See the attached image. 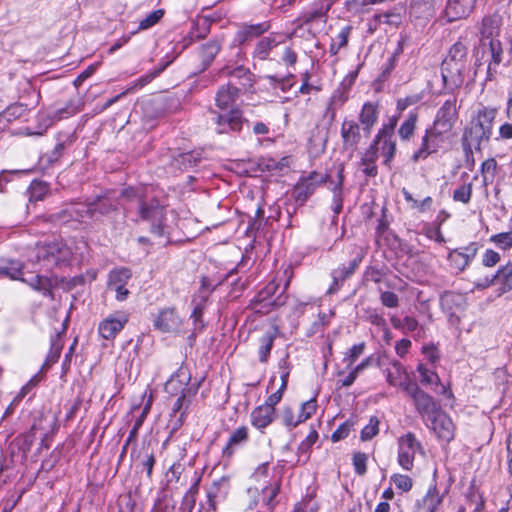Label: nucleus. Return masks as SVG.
<instances>
[{"instance_id":"obj_42","label":"nucleus","mask_w":512,"mask_h":512,"mask_svg":"<svg viewBox=\"0 0 512 512\" xmlns=\"http://www.w3.org/2000/svg\"><path fill=\"white\" fill-rule=\"evenodd\" d=\"M498 163L495 158H488L482 162L480 172L482 174V183L484 187L491 185L496 177Z\"/></svg>"},{"instance_id":"obj_4","label":"nucleus","mask_w":512,"mask_h":512,"mask_svg":"<svg viewBox=\"0 0 512 512\" xmlns=\"http://www.w3.org/2000/svg\"><path fill=\"white\" fill-rule=\"evenodd\" d=\"M72 258L71 249L62 240L39 244L36 248V262L45 270L67 265Z\"/></svg>"},{"instance_id":"obj_32","label":"nucleus","mask_w":512,"mask_h":512,"mask_svg":"<svg viewBox=\"0 0 512 512\" xmlns=\"http://www.w3.org/2000/svg\"><path fill=\"white\" fill-rule=\"evenodd\" d=\"M220 49L221 45L218 40H209L207 43L201 45L198 52V57L201 61L200 72L210 67L217 54L220 52Z\"/></svg>"},{"instance_id":"obj_8","label":"nucleus","mask_w":512,"mask_h":512,"mask_svg":"<svg viewBox=\"0 0 512 512\" xmlns=\"http://www.w3.org/2000/svg\"><path fill=\"white\" fill-rule=\"evenodd\" d=\"M349 253L352 256V259L349 261V263L347 265L342 264L341 266L332 270V284L328 289V294L337 292L342 287L344 282L355 273L356 269L364 258L363 251L360 247L352 246Z\"/></svg>"},{"instance_id":"obj_62","label":"nucleus","mask_w":512,"mask_h":512,"mask_svg":"<svg viewBox=\"0 0 512 512\" xmlns=\"http://www.w3.org/2000/svg\"><path fill=\"white\" fill-rule=\"evenodd\" d=\"M316 399H310L301 405V411L297 417V422H304L316 412Z\"/></svg>"},{"instance_id":"obj_49","label":"nucleus","mask_w":512,"mask_h":512,"mask_svg":"<svg viewBox=\"0 0 512 512\" xmlns=\"http://www.w3.org/2000/svg\"><path fill=\"white\" fill-rule=\"evenodd\" d=\"M176 504L177 502L171 495L163 493L156 499L150 512H177Z\"/></svg>"},{"instance_id":"obj_28","label":"nucleus","mask_w":512,"mask_h":512,"mask_svg":"<svg viewBox=\"0 0 512 512\" xmlns=\"http://www.w3.org/2000/svg\"><path fill=\"white\" fill-rule=\"evenodd\" d=\"M241 92V88L232 83L220 86L215 97L217 107L227 109L236 102Z\"/></svg>"},{"instance_id":"obj_24","label":"nucleus","mask_w":512,"mask_h":512,"mask_svg":"<svg viewBox=\"0 0 512 512\" xmlns=\"http://www.w3.org/2000/svg\"><path fill=\"white\" fill-rule=\"evenodd\" d=\"M94 221H99L102 216H108L118 211V201L108 195L96 196L91 201Z\"/></svg>"},{"instance_id":"obj_27","label":"nucleus","mask_w":512,"mask_h":512,"mask_svg":"<svg viewBox=\"0 0 512 512\" xmlns=\"http://www.w3.org/2000/svg\"><path fill=\"white\" fill-rule=\"evenodd\" d=\"M175 398L176 399L172 404L170 414V422L174 431L178 430L184 424L188 414V409L192 403V401L185 399V396Z\"/></svg>"},{"instance_id":"obj_9","label":"nucleus","mask_w":512,"mask_h":512,"mask_svg":"<svg viewBox=\"0 0 512 512\" xmlns=\"http://www.w3.org/2000/svg\"><path fill=\"white\" fill-rule=\"evenodd\" d=\"M398 444V464L407 471H411L414 467L415 455L418 451H422L423 447L420 441L412 432L400 436L397 441Z\"/></svg>"},{"instance_id":"obj_41","label":"nucleus","mask_w":512,"mask_h":512,"mask_svg":"<svg viewBox=\"0 0 512 512\" xmlns=\"http://www.w3.org/2000/svg\"><path fill=\"white\" fill-rule=\"evenodd\" d=\"M27 110V105L23 103H14L0 113V123L6 124L7 128L10 122L23 116Z\"/></svg>"},{"instance_id":"obj_58","label":"nucleus","mask_w":512,"mask_h":512,"mask_svg":"<svg viewBox=\"0 0 512 512\" xmlns=\"http://www.w3.org/2000/svg\"><path fill=\"white\" fill-rule=\"evenodd\" d=\"M365 349V343H359L353 345L349 351L345 354L343 362L347 364V367H352L356 360L363 354Z\"/></svg>"},{"instance_id":"obj_50","label":"nucleus","mask_w":512,"mask_h":512,"mask_svg":"<svg viewBox=\"0 0 512 512\" xmlns=\"http://www.w3.org/2000/svg\"><path fill=\"white\" fill-rule=\"evenodd\" d=\"M69 207L73 221H82L86 217L93 220L91 201L85 204H71Z\"/></svg>"},{"instance_id":"obj_36","label":"nucleus","mask_w":512,"mask_h":512,"mask_svg":"<svg viewBox=\"0 0 512 512\" xmlns=\"http://www.w3.org/2000/svg\"><path fill=\"white\" fill-rule=\"evenodd\" d=\"M228 494V487L226 484L214 483L207 491V510L215 512L217 505L223 502Z\"/></svg>"},{"instance_id":"obj_34","label":"nucleus","mask_w":512,"mask_h":512,"mask_svg":"<svg viewBox=\"0 0 512 512\" xmlns=\"http://www.w3.org/2000/svg\"><path fill=\"white\" fill-rule=\"evenodd\" d=\"M76 140L75 133L69 131L59 132L56 136V144L48 155L49 162H55L61 158L64 150Z\"/></svg>"},{"instance_id":"obj_6","label":"nucleus","mask_w":512,"mask_h":512,"mask_svg":"<svg viewBox=\"0 0 512 512\" xmlns=\"http://www.w3.org/2000/svg\"><path fill=\"white\" fill-rule=\"evenodd\" d=\"M396 119H391L389 124H384L375 135L370 145H374L375 152L383 157V165L391 169L392 162L397 152L396 140L394 139V128Z\"/></svg>"},{"instance_id":"obj_43","label":"nucleus","mask_w":512,"mask_h":512,"mask_svg":"<svg viewBox=\"0 0 512 512\" xmlns=\"http://www.w3.org/2000/svg\"><path fill=\"white\" fill-rule=\"evenodd\" d=\"M443 502V495L439 494L436 485L431 486L424 499L423 506L427 512H438L440 505Z\"/></svg>"},{"instance_id":"obj_29","label":"nucleus","mask_w":512,"mask_h":512,"mask_svg":"<svg viewBox=\"0 0 512 512\" xmlns=\"http://www.w3.org/2000/svg\"><path fill=\"white\" fill-rule=\"evenodd\" d=\"M442 62L469 68L468 47L461 41L455 42Z\"/></svg>"},{"instance_id":"obj_18","label":"nucleus","mask_w":512,"mask_h":512,"mask_svg":"<svg viewBox=\"0 0 512 512\" xmlns=\"http://www.w3.org/2000/svg\"><path fill=\"white\" fill-rule=\"evenodd\" d=\"M132 277V272L129 268L121 267L110 271L108 278V289L116 293L115 298L118 301H124L130 294L126 288L127 283Z\"/></svg>"},{"instance_id":"obj_13","label":"nucleus","mask_w":512,"mask_h":512,"mask_svg":"<svg viewBox=\"0 0 512 512\" xmlns=\"http://www.w3.org/2000/svg\"><path fill=\"white\" fill-rule=\"evenodd\" d=\"M469 70L468 67L441 63V78L443 84V93H454L462 87L465 81V75Z\"/></svg>"},{"instance_id":"obj_15","label":"nucleus","mask_w":512,"mask_h":512,"mask_svg":"<svg viewBox=\"0 0 512 512\" xmlns=\"http://www.w3.org/2000/svg\"><path fill=\"white\" fill-rule=\"evenodd\" d=\"M214 114L215 116L213 121L216 125L215 130L219 134L239 132L241 131L243 124L246 122L239 109H231L224 113Z\"/></svg>"},{"instance_id":"obj_40","label":"nucleus","mask_w":512,"mask_h":512,"mask_svg":"<svg viewBox=\"0 0 512 512\" xmlns=\"http://www.w3.org/2000/svg\"><path fill=\"white\" fill-rule=\"evenodd\" d=\"M248 440V429L245 426L237 428L230 435L227 445L223 449V454L231 456L234 452V448L240 444L245 443Z\"/></svg>"},{"instance_id":"obj_55","label":"nucleus","mask_w":512,"mask_h":512,"mask_svg":"<svg viewBox=\"0 0 512 512\" xmlns=\"http://www.w3.org/2000/svg\"><path fill=\"white\" fill-rule=\"evenodd\" d=\"M489 241L501 250H509L512 248V229L508 232L492 235Z\"/></svg>"},{"instance_id":"obj_21","label":"nucleus","mask_w":512,"mask_h":512,"mask_svg":"<svg viewBox=\"0 0 512 512\" xmlns=\"http://www.w3.org/2000/svg\"><path fill=\"white\" fill-rule=\"evenodd\" d=\"M426 426L432 429L437 437L442 441L450 442L454 438L453 422L443 411L431 418Z\"/></svg>"},{"instance_id":"obj_16","label":"nucleus","mask_w":512,"mask_h":512,"mask_svg":"<svg viewBox=\"0 0 512 512\" xmlns=\"http://www.w3.org/2000/svg\"><path fill=\"white\" fill-rule=\"evenodd\" d=\"M458 117L457 98L446 100L436 113L433 126L448 133L453 128Z\"/></svg>"},{"instance_id":"obj_3","label":"nucleus","mask_w":512,"mask_h":512,"mask_svg":"<svg viewBox=\"0 0 512 512\" xmlns=\"http://www.w3.org/2000/svg\"><path fill=\"white\" fill-rule=\"evenodd\" d=\"M475 74L480 67L487 64L486 81H493L498 74V67L503 60V48L499 40L482 39L475 53Z\"/></svg>"},{"instance_id":"obj_20","label":"nucleus","mask_w":512,"mask_h":512,"mask_svg":"<svg viewBox=\"0 0 512 512\" xmlns=\"http://www.w3.org/2000/svg\"><path fill=\"white\" fill-rule=\"evenodd\" d=\"M21 281L29 285L33 290L40 292L44 297L54 300L53 290L59 286L60 282H63V279L59 280L57 276L46 277L37 274L30 278H23Z\"/></svg>"},{"instance_id":"obj_39","label":"nucleus","mask_w":512,"mask_h":512,"mask_svg":"<svg viewBox=\"0 0 512 512\" xmlns=\"http://www.w3.org/2000/svg\"><path fill=\"white\" fill-rule=\"evenodd\" d=\"M418 122V113L416 110L410 111L407 115V118L400 125L398 134L402 141H409L416 129V125Z\"/></svg>"},{"instance_id":"obj_10","label":"nucleus","mask_w":512,"mask_h":512,"mask_svg":"<svg viewBox=\"0 0 512 512\" xmlns=\"http://www.w3.org/2000/svg\"><path fill=\"white\" fill-rule=\"evenodd\" d=\"M444 134H446L444 131L440 129L436 130L433 125L427 128L422 136L421 144L411 156V160L417 163L420 160H425L431 154L436 153L443 143Z\"/></svg>"},{"instance_id":"obj_57","label":"nucleus","mask_w":512,"mask_h":512,"mask_svg":"<svg viewBox=\"0 0 512 512\" xmlns=\"http://www.w3.org/2000/svg\"><path fill=\"white\" fill-rule=\"evenodd\" d=\"M279 484H275L271 487H265L263 489V502L267 507L268 512H272L275 507V497L279 493Z\"/></svg>"},{"instance_id":"obj_23","label":"nucleus","mask_w":512,"mask_h":512,"mask_svg":"<svg viewBox=\"0 0 512 512\" xmlns=\"http://www.w3.org/2000/svg\"><path fill=\"white\" fill-rule=\"evenodd\" d=\"M475 4V0H447L445 17L449 22L464 19L473 11Z\"/></svg>"},{"instance_id":"obj_53","label":"nucleus","mask_w":512,"mask_h":512,"mask_svg":"<svg viewBox=\"0 0 512 512\" xmlns=\"http://www.w3.org/2000/svg\"><path fill=\"white\" fill-rule=\"evenodd\" d=\"M473 192L472 183L462 184L458 186L452 195V199L455 202H460L462 204H468L471 200Z\"/></svg>"},{"instance_id":"obj_11","label":"nucleus","mask_w":512,"mask_h":512,"mask_svg":"<svg viewBox=\"0 0 512 512\" xmlns=\"http://www.w3.org/2000/svg\"><path fill=\"white\" fill-rule=\"evenodd\" d=\"M342 150L347 152L349 157L352 158L354 153L358 150V146L363 136L362 127L353 119H344L340 129Z\"/></svg>"},{"instance_id":"obj_19","label":"nucleus","mask_w":512,"mask_h":512,"mask_svg":"<svg viewBox=\"0 0 512 512\" xmlns=\"http://www.w3.org/2000/svg\"><path fill=\"white\" fill-rule=\"evenodd\" d=\"M270 29V23L267 21L257 23V24H247L243 23L239 25L238 30L236 31L233 44L235 46H242L245 43L251 42L252 40L260 37L262 34L267 32Z\"/></svg>"},{"instance_id":"obj_47","label":"nucleus","mask_w":512,"mask_h":512,"mask_svg":"<svg viewBox=\"0 0 512 512\" xmlns=\"http://www.w3.org/2000/svg\"><path fill=\"white\" fill-rule=\"evenodd\" d=\"M60 338L61 333H56L51 337V347L44 362V367H49L59 360L63 348V344L61 343Z\"/></svg>"},{"instance_id":"obj_61","label":"nucleus","mask_w":512,"mask_h":512,"mask_svg":"<svg viewBox=\"0 0 512 512\" xmlns=\"http://www.w3.org/2000/svg\"><path fill=\"white\" fill-rule=\"evenodd\" d=\"M365 318L366 320L375 325L377 327L386 328L387 322L382 314H380L377 309L368 308L365 310Z\"/></svg>"},{"instance_id":"obj_33","label":"nucleus","mask_w":512,"mask_h":512,"mask_svg":"<svg viewBox=\"0 0 512 512\" xmlns=\"http://www.w3.org/2000/svg\"><path fill=\"white\" fill-rule=\"evenodd\" d=\"M201 153L197 151H189L173 155L170 165L177 170H187L197 166L201 162Z\"/></svg>"},{"instance_id":"obj_31","label":"nucleus","mask_w":512,"mask_h":512,"mask_svg":"<svg viewBox=\"0 0 512 512\" xmlns=\"http://www.w3.org/2000/svg\"><path fill=\"white\" fill-rule=\"evenodd\" d=\"M330 8L331 4L325 3L323 1L314 4L311 10L303 12L297 19V21L300 22L297 28H302L303 25L310 24L321 18H324L323 21L326 22L327 13L329 12Z\"/></svg>"},{"instance_id":"obj_26","label":"nucleus","mask_w":512,"mask_h":512,"mask_svg":"<svg viewBox=\"0 0 512 512\" xmlns=\"http://www.w3.org/2000/svg\"><path fill=\"white\" fill-rule=\"evenodd\" d=\"M378 120L377 106L371 102H366L359 114V125L362 127L363 136L368 139L371 135L372 128Z\"/></svg>"},{"instance_id":"obj_1","label":"nucleus","mask_w":512,"mask_h":512,"mask_svg":"<svg viewBox=\"0 0 512 512\" xmlns=\"http://www.w3.org/2000/svg\"><path fill=\"white\" fill-rule=\"evenodd\" d=\"M497 113V108L483 106L464 129L461 144L466 158L472 155L473 148L479 151L490 141Z\"/></svg>"},{"instance_id":"obj_54","label":"nucleus","mask_w":512,"mask_h":512,"mask_svg":"<svg viewBox=\"0 0 512 512\" xmlns=\"http://www.w3.org/2000/svg\"><path fill=\"white\" fill-rule=\"evenodd\" d=\"M447 259L449 261L450 266L459 272L464 271L465 268L470 265L469 261L465 258L463 254H461L460 250L458 249L451 251L448 254Z\"/></svg>"},{"instance_id":"obj_35","label":"nucleus","mask_w":512,"mask_h":512,"mask_svg":"<svg viewBox=\"0 0 512 512\" xmlns=\"http://www.w3.org/2000/svg\"><path fill=\"white\" fill-rule=\"evenodd\" d=\"M377 159L378 153L375 152L374 145H369L360 159V164L363 166L362 172L366 177L371 178L377 176L378 167L375 164Z\"/></svg>"},{"instance_id":"obj_37","label":"nucleus","mask_w":512,"mask_h":512,"mask_svg":"<svg viewBox=\"0 0 512 512\" xmlns=\"http://www.w3.org/2000/svg\"><path fill=\"white\" fill-rule=\"evenodd\" d=\"M276 333L277 327H274L273 331H267L260 338V346L258 349V357L260 362L266 363L268 361L270 352L274 345Z\"/></svg>"},{"instance_id":"obj_44","label":"nucleus","mask_w":512,"mask_h":512,"mask_svg":"<svg viewBox=\"0 0 512 512\" xmlns=\"http://www.w3.org/2000/svg\"><path fill=\"white\" fill-rule=\"evenodd\" d=\"M277 46V42L274 38L263 37L255 45L253 51V58L259 60H266L270 54V51Z\"/></svg>"},{"instance_id":"obj_48","label":"nucleus","mask_w":512,"mask_h":512,"mask_svg":"<svg viewBox=\"0 0 512 512\" xmlns=\"http://www.w3.org/2000/svg\"><path fill=\"white\" fill-rule=\"evenodd\" d=\"M199 481L200 479H197L191 487L188 489V491L184 494L180 510L185 512H192L195 504H196V496L199 491Z\"/></svg>"},{"instance_id":"obj_56","label":"nucleus","mask_w":512,"mask_h":512,"mask_svg":"<svg viewBox=\"0 0 512 512\" xmlns=\"http://www.w3.org/2000/svg\"><path fill=\"white\" fill-rule=\"evenodd\" d=\"M163 9H157L150 12L144 19L139 22L138 30H147L156 25L164 16Z\"/></svg>"},{"instance_id":"obj_63","label":"nucleus","mask_w":512,"mask_h":512,"mask_svg":"<svg viewBox=\"0 0 512 512\" xmlns=\"http://www.w3.org/2000/svg\"><path fill=\"white\" fill-rule=\"evenodd\" d=\"M367 454L363 452H357L353 455V466L356 474L363 476L367 472Z\"/></svg>"},{"instance_id":"obj_12","label":"nucleus","mask_w":512,"mask_h":512,"mask_svg":"<svg viewBox=\"0 0 512 512\" xmlns=\"http://www.w3.org/2000/svg\"><path fill=\"white\" fill-rule=\"evenodd\" d=\"M328 174H320L316 171L301 178L294 186L292 195L296 202L303 204L315 192L316 188L328 180Z\"/></svg>"},{"instance_id":"obj_51","label":"nucleus","mask_w":512,"mask_h":512,"mask_svg":"<svg viewBox=\"0 0 512 512\" xmlns=\"http://www.w3.org/2000/svg\"><path fill=\"white\" fill-rule=\"evenodd\" d=\"M463 303H464V299H463L462 295H460V294L446 292L441 297V305L444 309H446L449 312L451 321L455 317L454 313L451 312L452 306L453 305L462 306Z\"/></svg>"},{"instance_id":"obj_64","label":"nucleus","mask_w":512,"mask_h":512,"mask_svg":"<svg viewBox=\"0 0 512 512\" xmlns=\"http://www.w3.org/2000/svg\"><path fill=\"white\" fill-rule=\"evenodd\" d=\"M380 302L384 307L397 308L399 306V297L392 291H381Z\"/></svg>"},{"instance_id":"obj_60","label":"nucleus","mask_w":512,"mask_h":512,"mask_svg":"<svg viewBox=\"0 0 512 512\" xmlns=\"http://www.w3.org/2000/svg\"><path fill=\"white\" fill-rule=\"evenodd\" d=\"M379 420L376 416H372L369 420V423L362 429L361 438L362 440H370L374 436H376L379 432L378 429Z\"/></svg>"},{"instance_id":"obj_17","label":"nucleus","mask_w":512,"mask_h":512,"mask_svg":"<svg viewBox=\"0 0 512 512\" xmlns=\"http://www.w3.org/2000/svg\"><path fill=\"white\" fill-rule=\"evenodd\" d=\"M129 321V314L124 311H116L99 323V334L106 340L114 339Z\"/></svg>"},{"instance_id":"obj_38","label":"nucleus","mask_w":512,"mask_h":512,"mask_svg":"<svg viewBox=\"0 0 512 512\" xmlns=\"http://www.w3.org/2000/svg\"><path fill=\"white\" fill-rule=\"evenodd\" d=\"M406 379V371L404 366L397 360L391 362V368L386 370V379L389 384L395 386L400 385L403 389L408 381L403 382L402 379Z\"/></svg>"},{"instance_id":"obj_22","label":"nucleus","mask_w":512,"mask_h":512,"mask_svg":"<svg viewBox=\"0 0 512 512\" xmlns=\"http://www.w3.org/2000/svg\"><path fill=\"white\" fill-rule=\"evenodd\" d=\"M153 326L162 333H171L180 328L181 319L174 308H165L159 311L153 321Z\"/></svg>"},{"instance_id":"obj_46","label":"nucleus","mask_w":512,"mask_h":512,"mask_svg":"<svg viewBox=\"0 0 512 512\" xmlns=\"http://www.w3.org/2000/svg\"><path fill=\"white\" fill-rule=\"evenodd\" d=\"M23 267L24 265L18 260H8L4 265H0V275L21 281Z\"/></svg>"},{"instance_id":"obj_30","label":"nucleus","mask_w":512,"mask_h":512,"mask_svg":"<svg viewBox=\"0 0 512 512\" xmlns=\"http://www.w3.org/2000/svg\"><path fill=\"white\" fill-rule=\"evenodd\" d=\"M275 415V408L259 405L251 412V424L262 431L274 421Z\"/></svg>"},{"instance_id":"obj_25","label":"nucleus","mask_w":512,"mask_h":512,"mask_svg":"<svg viewBox=\"0 0 512 512\" xmlns=\"http://www.w3.org/2000/svg\"><path fill=\"white\" fill-rule=\"evenodd\" d=\"M192 380L191 372L186 366H180L166 381L164 390L170 395H177L180 389Z\"/></svg>"},{"instance_id":"obj_59","label":"nucleus","mask_w":512,"mask_h":512,"mask_svg":"<svg viewBox=\"0 0 512 512\" xmlns=\"http://www.w3.org/2000/svg\"><path fill=\"white\" fill-rule=\"evenodd\" d=\"M390 479L394 483V485L397 487V489H399L403 492H408L412 489L413 481L407 475L396 473V474H393Z\"/></svg>"},{"instance_id":"obj_7","label":"nucleus","mask_w":512,"mask_h":512,"mask_svg":"<svg viewBox=\"0 0 512 512\" xmlns=\"http://www.w3.org/2000/svg\"><path fill=\"white\" fill-rule=\"evenodd\" d=\"M279 288V282L276 279L270 281L263 289H261L255 297L250 301L249 307L258 312L268 313L274 309L282 307L286 304L288 296L281 292L277 297L272 299Z\"/></svg>"},{"instance_id":"obj_52","label":"nucleus","mask_w":512,"mask_h":512,"mask_svg":"<svg viewBox=\"0 0 512 512\" xmlns=\"http://www.w3.org/2000/svg\"><path fill=\"white\" fill-rule=\"evenodd\" d=\"M417 371L420 374V382H421V384H423L425 386H429V385H433V384H438L440 382V378L437 375V373L434 370L429 369L424 364H419L417 366Z\"/></svg>"},{"instance_id":"obj_45","label":"nucleus","mask_w":512,"mask_h":512,"mask_svg":"<svg viewBox=\"0 0 512 512\" xmlns=\"http://www.w3.org/2000/svg\"><path fill=\"white\" fill-rule=\"evenodd\" d=\"M497 276L500 284V291L506 293L512 290V262L502 265L498 268Z\"/></svg>"},{"instance_id":"obj_2","label":"nucleus","mask_w":512,"mask_h":512,"mask_svg":"<svg viewBox=\"0 0 512 512\" xmlns=\"http://www.w3.org/2000/svg\"><path fill=\"white\" fill-rule=\"evenodd\" d=\"M166 214V206L156 197L138 199V218L136 221L148 222L150 224V232L158 237H163L167 234Z\"/></svg>"},{"instance_id":"obj_14","label":"nucleus","mask_w":512,"mask_h":512,"mask_svg":"<svg viewBox=\"0 0 512 512\" xmlns=\"http://www.w3.org/2000/svg\"><path fill=\"white\" fill-rule=\"evenodd\" d=\"M219 74L236 79L239 85L238 88H241V91H247L254 85V74L249 68L239 64L238 61L233 63L232 60H228L219 71Z\"/></svg>"},{"instance_id":"obj_5","label":"nucleus","mask_w":512,"mask_h":512,"mask_svg":"<svg viewBox=\"0 0 512 512\" xmlns=\"http://www.w3.org/2000/svg\"><path fill=\"white\" fill-rule=\"evenodd\" d=\"M404 391L412 399L416 412L426 425L431 418L442 411L440 403L422 390L416 382H407Z\"/></svg>"}]
</instances>
